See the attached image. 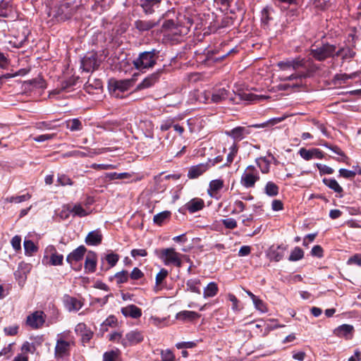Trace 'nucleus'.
I'll list each match as a JSON object with an SVG mask.
<instances>
[{"label":"nucleus","mask_w":361,"mask_h":361,"mask_svg":"<svg viewBox=\"0 0 361 361\" xmlns=\"http://www.w3.org/2000/svg\"><path fill=\"white\" fill-rule=\"evenodd\" d=\"M101 61L98 59L97 53H87L81 60V67L84 71L93 72L100 66Z\"/></svg>","instance_id":"6e6552de"},{"label":"nucleus","mask_w":361,"mask_h":361,"mask_svg":"<svg viewBox=\"0 0 361 361\" xmlns=\"http://www.w3.org/2000/svg\"><path fill=\"white\" fill-rule=\"evenodd\" d=\"M162 0H140L139 5L147 16L160 11Z\"/></svg>","instance_id":"9d476101"},{"label":"nucleus","mask_w":361,"mask_h":361,"mask_svg":"<svg viewBox=\"0 0 361 361\" xmlns=\"http://www.w3.org/2000/svg\"><path fill=\"white\" fill-rule=\"evenodd\" d=\"M222 224L226 228L234 229L237 227V221L233 218H228L221 220Z\"/></svg>","instance_id":"680f3d73"},{"label":"nucleus","mask_w":361,"mask_h":361,"mask_svg":"<svg viewBox=\"0 0 361 361\" xmlns=\"http://www.w3.org/2000/svg\"><path fill=\"white\" fill-rule=\"evenodd\" d=\"M158 255L165 265L173 264L179 268L182 267L180 254L176 252L173 247L160 250Z\"/></svg>","instance_id":"39448f33"},{"label":"nucleus","mask_w":361,"mask_h":361,"mask_svg":"<svg viewBox=\"0 0 361 361\" xmlns=\"http://www.w3.org/2000/svg\"><path fill=\"white\" fill-rule=\"evenodd\" d=\"M309 76L308 71L299 72L291 74L290 75L286 78L285 80L290 81L293 80L306 78Z\"/></svg>","instance_id":"13d9d810"},{"label":"nucleus","mask_w":361,"mask_h":361,"mask_svg":"<svg viewBox=\"0 0 361 361\" xmlns=\"http://www.w3.org/2000/svg\"><path fill=\"white\" fill-rule=\"evenodd\" d=\"M335 44H331L328 42L322 43L319 47L312 45L310 50V55L318 61H324L329 58L335 57Z\"/></svg>","instance_id":"f03ea898"},{"label":"nucleus","mask_w":361,"mask_h":361,"mask_svg":"<svg viewBox=\"0 0 361 361\" xmlns=\"http://www.w3.org/2000/svg\"><path fill=\"white\" fill-rule=\"evenodd\" d=\"M102 234L99 230H95L90 232L85 238V243L87 245H99L102 241Z\"/></svg>","instance_id":"4be33fe9"},{"label":"nucleus","mask_w":361,"mask_h":361,"mask_svg":"<svg viewBox=\"0 0 361 361\" xmlns=\"http://www.w3.org/2000/svg\"><path fill=\"white\" fill-rule=\"evenodd\" d=\"M70 211L73 213L75 216H78L79 217H84L89 214L79 204H75Z\"/></svg>","instance_id":"5fc2aeb1"},{"label":"nucleus","mask_w":361,"mask_h":361,"mask_svg":"<svg viewBox=\"0 0 361 361\" xmlns=\"http://www.w3.org/2000/svg\"><path fill=\"white\" fill-rule=\"evenodd\" d=\"M164 72V69H159L156 72L147 76L140 84L137 85V90L149 88L157 82Z\"/></svg>","instance_id":"4468645a"},{"label":"nucleus","mask_w":361,"mask_h":361,"mask_svg":"<svg viewBox=\"0 0 361 361\" xmlns=\"http://www.w3.org/2000/svg\"><path fill=\"white\" fill-rule=\"evenodd\" d=\"M299 154L306 161L313 159L312 149H307L305 148H301L299 150Z\"/></svg>","instance_id":"e2e57ef3"},{"label":"nucleus","mask_w":361,"mask_h":361,"mask_svg":"<svg viewBox=\"0 0 361 361\" xmlns=\"http://www.w3.org/2000/svg\"><path fill=\"white\" fill-rule=\"evenodd\" d=\"M171 215V212L164 211L154 216L153 221L155 224L161 226Z\"/></svg>","instance_id":"ea45409f"},{"label":"nucleus","mask_w":361,"mask_h":361,"mask_svg":"<svg viewBox=\"0 0 361 361\" xmlns=\"http://www.w3.org/2000/svg\"><path fill=\"white\" fill-rule=\"evenodd\" d=\"M162 29L164 30H170L173 35H180V27L177 23V19H167L162 24Z\"/></svg>","instance_id":"bb28decb"},{"label":"nucleus","mask_w":361,"mask_h":361,"mask_svg":"<svg viewBox=\"0 0 361 361\" xmlns=\"http://www.w3.org/2000/svg\"><path fill=\"white\" fill-rule=\"evenodd\" d=\"M24 84L25 85L32 86L35 88H39V89L46 88L45 80L40 76H38L37 78H33L32 80L25 81Z\"/></svg>","instance_id":"e433bc0d"},{"label":"nucleus","mask_w":361,"mask_h":361,"mask_svg":"<svg viewBox=\"0 0 361 361\" xmlns=\"http://www.w3.org/2000/svg\"><path fill=\"white\" fill-rule=\"evenodd\" d=\"M211 167H212V164L210 163H201L200 164L192 166L188 170V177L190 179L197 178Z\"/></svg>","instance_id":"dca6fc26"},{"label":"nucleus","mask_w":361,"mask_h":361,"mask_svg":"<svg viewBox=\"0 0 361 361\" xmlns=\"http://www.w3.org/2000/svg\"><path fill=\"white\" fill-rule=\"evenodd\" d=\"M339 172V176L343 177L345 178L352 179L353 178L356 174H357V172L356 171H350L345 169H341L338 171Z\"/></svg>","instance_id":"052dcab7"},{"label":"nucleus","mask_w":361,"mask_h":361,"mask_svg":"<svg viewBox=\"0 0 361 361\" xmlns=\"http://www.w3.org/2000/svg\"><path fill=\"white\" fill-rule=\"evenodd\" d=\"M143 336L141 332L138 331H131L126 334L121 343L126 348L141 343L143 341Z\"/></svg>","instance_id":"ddd939ff"},{"label":"nucleus","mask_w":361,"mask_h":361,"mask_svg":"<svg viewBox=\"0 0 361 361\" xmlns=\"http://www.w3.org/2000/svg\"><path fill=\"white\" fill-rule=\"evenodd\" d=\"M70 347L71 343L69 341H66L62 338L57 339L54 349L55 357L59 360L69 355Z\"/></svg>","instance_id":"9b49d317"},{"label":"nucleus","mask_w":361,"mask_h":361,"mask_svg":"<svg viewBox=\"0 0 361 361\" xmlns=\"http://www.w3.org/2000/svg\"><path fill=\"white\" fill-rule=\"evenodd\" d=\"M117 323V319L114 315L108 317L102 324L101 329L103 331H107V326H114Z\"/></svg>","instance_id":"8fccbe9b"},{"label":"nucleus","mask_w":361,"mask_h":361,"mask_svg":"<svg viewBox=\"0 0 361 361\" xmlns=\"http://www.w3.org/2000/svg\"><path fill=\"white\" fill-rule=\"evenodd\" d=\"M354 328L350 324H342L334 329V334L338 337H345L348 338V335L352 334Z\"/></svg>","instance_id":"cd10ccee"},{"label":"nucleus","mask_w":361,"mask_h":361,"mask_svg":"<svg viewBox=\"0 0 361 361\" xmlns=\"http://www.w3.org/2000/svg\"><path fill=\"white\" fill-rule=\"evenodd\" d=\"M57 182L59 184L64 186L67 185H73V182L71 178L65 174H59L57 178Z\"/></svg>","instance_id":"0e129e2a"},{"label":"nucleus","mask_w":361,"mask_h":361,"mask_svg":"<svg viewBox=\"0 0 361 361\" xmlns=\"http://www.w3.org/2000/svg\"><path fill=\"white\" fill-rule=\"evenodd\" d=\"M76 11V6L72 3L63 1L53 11V18L59 22H64L71 19Z\"/></svg>","instance_id":"7ed1b4c3"},{"label":"nucleus","mask_w":361,"mask_h":361,"mask_svg":"<svg viewBox=\"0 0 361 361\" xmlns=\"http://www.w3.org/2000/svg\"><path fill=\"white\" fill-rule=\"evenodd\" d=\"M47 250L51 253L49 263L52 266H61L63 264V255L59 254L54 245H50L47 247Z\"/></svg>","instance_id":"393cba45"},{"label":"nucleus","mask_w":361,"mask_h":361,"mask_svg":"<svg viewBox=\"0 0 361 361\" xmlns=\"http://www.w3.org/2000/svg\"><path fill=\"white\" fill-rule=\"evenodd\" d=\"M238 148H239L238 145L235 142H233V144L231 145V147L229 149L230 152L227 155V158H226L227 164H231L233 161L234 157H235V155L238 153Z\"/></svg>","instance_id":"6e6d98bb"},{"label":"nucleus","mask_w":361,"mask_h":361,"mask_svg":"<svg viewBox=\"0 0 361 361\" xmlns=\"http://www.w3.org/2000/svg\"><path fill=\"white\" fill-rule=\"evenodd\" d=\"M204 94L206 100L210 99L211 102L216 104L222 102L227 99H230L231 97H233L231 96L230 91L225 87L215 88L212 92H205Z\"/></svg>","instance_id":"0eeeda50"},{"label":"nucleus","mask_w":361,"mask_h":361,"mask_svg":"<svg viewBox=\"0 0 361 361\" xmlns=\"http://www.w3.org/2000/svg\"><path fill=\"white\" fill-rule=\"evenodd\" d=\"M121 311L123 315L126 317L138 319L142 316L141 309L135 305H129L126 307H122Z\"/></svg>","instance_id":"412c9836"},{"label":"nucleus","mask_w":361,"mask_h":361,"mask_svg":"<svg viewBox=\"0 0 361 361\" xmlns=\"http://www.w3.org/2000/svg\"><path fill=\"white\" fill-rule=\"evenodd\" d=\"M66 126L71 131H80L82 129L83 125L79 118H72L66 121Z\"/></svg>","instance_id":"f704fd0d"},{"label":"nucleus","mask_w":361,"mask_h":361,"mask_svg":"<svg viewBox=\"0 0 361 361\" xmlns=\"http://www.w3.org/2000/svg\"><path fill=\"white\" fill-rule=\"evenodd\" d=\"M224 187V181L221 179H215L210 181L209 188L207 190L208 195L214 197L215 194L221 190Z\"/></svg>","instance_id":"c85d7f7f"},{"label":"nucleus","mask_w":361,"mask_h":361,"mask_svg":"<svg viewBox=\"0 0 361 361\" xmlns=\"http://www.w3.org/2000/svg\"><path fill=\"white\" fill-rule=\"evenodd\" d=\"M143 276V272L137 267H135L129 275V277L133 280H138L142 279Z\"/></svg>","instance_id":"774afa93"},{"label":"nucleus","mask_w":361,"mask_h":361,"mask_svg":"<svg viewBox=\"0 0 361 361\" xmlns=\"http://www.w3.org/2000/svg\"><path fill=\"white\" fill-rule=\"evenodd\" d=\"M234 23V18L232 16H225L222 18L219 28H224L231 26Z\"/></svg>","instance_id":"bf43d9fd"},{"label":"nucleus","mask_w":361,"mask_h":361,"mask_svg":"<svg viewBox=\"0 0 361 361\" xmlns=\"http://www.w3.org/2000/svg\"><path fill=\"white\" fill-rule=\"evenodd\" d=\"M219 292L218 285L215 282H210L204 288L203 297L204 298H212L217 295Z\"/></svg>","instance_id":"473e14b6"},{"label":"nucleus","mask_w":361,"mask_h":361,"mask_svg":"<svg viewBox=\"0 0 361 361\" xmlns=\"http://www.w3.org/2000/svg\"><path fill=\"white\" fill-rule=\"evenodd\" d=\"M259 180L257 169L252 165L248 166L240 178V183L245 188H253L256 182Z\"/></svg>","instance_id":"423d86ee"},{"label":"nucleus","mask_w":361,"mask_h":361,"mask_svg":"<svg viewBox=\"0 0 361 361\" xmlns=\"http://www.w3.org/2000/svg\"><path fill=\"white\" fill-rule=\"evenodd\" d=\"M324 184L338 194V197H343V189L334 178H324L322 180Z\"/></svg>","instance_id":"b1692460"},{"label":"nucleus","mask_w":361,"mask_h":361,"mask_svg":"<svg viewBox=\"0 0 361 361\" xmlns=\"http://www.w3.org/2000/svg\"><path fill=\"white\" fill-rule=\"evenodd\" d=\"M257 165L260 168L262 173H267L269 171L270 163L266 157H259L255 160Z\"/></svg>","instance_id":"79ce46f5"},{"label":"nucleus","mask_w":361,"mask_h":361,"mask_svg":"<svg viewBox=\"0 0 361 361\" xmlns=\"http://www.w3.org/2000/svg\"><path fill=\"white\" fill-rule=\"evenodd\" d=\"M204 207V202L200 198H193L185 204L186 209L191 214L202 209Z\"/></svg>","instance_id":"a878e982"},{"label":"nucleus","mask_w":361,"mask_h":361,"mask_svg":"<svg viewBox=\"0 0 361 361\" xmlns=\"http://www.w3.org/2000/svg\"><path fill=\"white\" fill-rule=\"evenodd\" d=\"M11 7L9 1L2 0L0 1V18H7Z\"/></svg>","instance_id":"de8ad7c7"},{"label":"nucleus","mask_w":361,"mask_h":361,"mask_svg":"<svg viewBox=\"0 0 361 361\" xmlns=\"http://www.w3.org/2000/svg\"><path fill=\"white\" fill-rule=\"evenodd\" d=\"M129 177V174L128 173H116V172H109L106 173L104 174V178L106 180L110 181L116 179H123Z\"/></svg>","instance_id":"c03bdc74"},{"label":"nucleus","mask_w":361,"mask_h":361,"mask_svg":"<svg viewBox=\"0 0 361 361\" xmlns=\"http://www.w3.org/2000/svg\"><path fill=\"white\" fill-rule=\"evenodd\" d=\"M279 188L272 181H268L264 187V193L269 197H275L279 195Z\"/></svg>","instance_id":"72a5a7b5"},{"label":"nucleus","mask_w":361,"mask_h":361,"mask_svg":"<svg viewBox=\"0 0 361 361\" xmlns=\"http://www.w3.org/2000/svg\"><path fill=\"white\" fill-rule=\"evenodd\" d=\"M30 198L31 195L27 192L22 195L12 196L11 197H8L7 201H8L9 202L20 203L22 202L27 201Z\"/></svg>","instance_id":"864d4df0"},{"label":"nucleus","mask_w":361,"mask_h":361,"mask_svg":"<svg viewBox=\"0 0 361 361\" xmlns=\"http://www.w3.org/2000/svg\"><path fill=\"white\" fill-rule=\"evenodd\" d=\"M161 361H174L175 356L170 350H162L161 353Z\"/></svg>","instance_id":"69168bd1"},{"label":"nucleus","mask_w":361,"mask_h":361,"mask_svg":"<svg viewBox=\"0 0 361 361\" xmlns=\"http://www.w3.org/2000/svg\"><path fill=\"white\" fill-rule=\"evenodd\" d=\"M97 263V254L93 251H89L84 264L85 273H94L96 271Z\"/></svg>","instance_id":"a211bd4d"},{"label":"nucleus","mask_w":361,"mask_h":361,"mask_svg":"<svg viewBox=\"0 0 361 361\" xmlns=\"http://www.w3.org/2000/svg\"><path fill=\"white\" fill-rule=\"evenodd\" d=\"M105 260L109 265V267L105 269V270H108L111 267H114L119 260V255L116 253L111 252L106 255L104 257Z\"/></svg>","instance_id":"a18cd8bd"},{"label":"nucleus","mask_w":361,"mask_h":361,"mask_svg":"<svg viewBox=\"0 0 361 361\" xmlns=\"http://www.w3.org/2000/svg\"><path fill=\"white\" fill-rule=\"evenodd\" d=\"M304 257V252L300 247H295L290 252L288 260L291 262L298 261Z\"/></svg>","instance_id":"37998d69"},{"label":"nucleus","mask_w":361,"mask_h":361,"mask_svg":"<svg viewBox=\"0 0 361 361\" xmlns=\"http://www.w3.org/2000/svg\"><path fill=\"white\" fill-rule=\"evenodd\" d=\"M24 249L25 254L30 255L37 251V247L31 240H25L24 241Z\"/></svg>","instance_id":"603ef678"},{"label":"nucleus","mask_w":361,"mask_h":361,"mask_svg":"<svg viewBox=\"0 0 361 361\" xmlns=\"http://www.w3.org/2000/svg\"><path fill=\"white\" fill-rule=\"evenodd\" d=\"M285 118H286L285 116L273 118L269 119L267 122H264L262 123H259V124L252 125V127L255 128H265L268 126H274V125L283 121L285 119Z\"/></svg>","instance_id":"a19ab883"},{"label":"nucleus","mask_w":361,"mask_h":361,"mask_svg":"<svg viewBox=\"0 0 361 361\" xmlns=\"http://www.w3.org/2000/svg\"><path fill=\"white\" fill-rule=\"evenodd\" d=\"M132 85L131 80H116L114 82L113 85L114 92L116 94V92H125L128 90Z\"/></svg>","instance_id":"2f4dec72"},{"label":"nucleus","mask_w":361,"mask_h":361,"mask_svg":"<svg viewBox=\"0 0 361 361\" xmlns=\"http://www.w3.org/2000/svg\"><path fill=\"white\" fill-rule=\"evenodd\" d=\"M121 353L118 350H109L103 355V361H121Z\"/></svg>","instance_id":"58836bf2"},{"label":"nucleus","mask_w":361,"mask_h":361,"mask_svg":"<svg viewBox=\"0 0 361 361\" xmlns=\"http://www.w3.org/2000/svg\"><path fill=\"white\" fill-rule=\"evenodd\" d=\"M249 127L237 126L231 130H226L225 134L231 137L235 142H239L243 140L247 135L250 134L251 131Z\"/></svg>","instance_id":"f8f14e48"},{"label":"nucleus","mask_w":361,"mask_h":361,"mask_svg":"<svg viewBox=\"0 0 361 361\" xmlns=\"http://www.w3.org/2000/svg\"><path fill=\"white\" fill-rule=\"evenodd\" d=\"M169 275V271L164 269L162 268L159 271V272L157 274L155 278V283L157 286H160L163 281L165 280V279Z\"/></svg>","instance_id":"4d7b16f0"},{"label":"nucleus","mask_w":361,"mask_h":361,"mask_svg":"<svg viewBox=\"0 0 361 361\" xmlns=\"http://www.w3.org/2000/svg\"><path fill=\"white\" fill-rule=\"evenodd\" d=\"M195 18L196 15L195 13H192L185 9L183 12H179L177 14V23L180 27V35L188 34L190 27L193 25Z\"/></svg>","instance_id":"20e7f679"},{"label":"nucleus","mask_w":361,"mask_h":361,"mask_svg":"<svg viewBox=\"0 0 361 361\" xmlns=\"http://www.w3.org/2000/svg\"><path fill=\"white\" fill-rule=\"evenodd\" d=\"M45 322V315L42 311H35L26 319V324L32 329H38L43 326Z\"/></svg>","instance_id":"1a4fd4ad"},{"label":"nucleus","mask_w":361,"mask_h":361,"mask_svg":"<svg viewBox=\"0 0 361 361\" xmlns=\"http://www.w3.org/2000/svg\"><path fill=\"white\" fill-rule=\"evenodd\" d=\"M159 23V20L154 21V20H137L134 23L135 27L139 32H143L149 31L154 27H157Z\"/></svg>","instance_id":"f3484780"},{"label":"nucleus","mask_w":361,"mask_h":361,"mask_svg":"<svg viewBox=\"0 0 361 361\" xmlns=\"http://www.w3.org/2000/svg\"><path fill=\"white\" fill-rule=\"evenodd\" d=\"M82 148L84 149H85L87 152L75 150V151L67 153V156H75V157H92L95 154H99L102 153V152L97 151V149H90L88 147H82Z\"/></svg>","instance_id":"c756f323"},{"label":"nucleus","mask_w":361,"mask_h":361,"mask_svg":"<svg viewBox=\"0 0 361 361\" xmlns=\"http://www.w3.org/2000/svg\"><path fill=\"white\" fill-rule=\"evenodd\" d=\"M115 279L118 284L126 283L129 279V274L128 271L122 270L121 271L117 272L114 275Z\"/></svg>","instance_id":"3c124183"},{"label":"nucleus","mask_w":361,"mask_h":361,"mask_svg":"<svg viewBox=\"0 0 361 361\" xmlns=\"http://www.w3.org/2000/svg\"><path fill=\"white\" fill-rule=\"evenodd\" d=\"M235 97H231L230 101L233 104H238L241 101H248V102H254L256 100H259L260 97L255 94L253 93H238L235 94L234 92H233Z\"/></svg>","instance_id":"aec40b11"},{"label":"nucleus","mask_w":361,"mask_h":361,"mask_svg":"<svg viewBox=\"0 0 361 361\" xmlns=\"http://www.w3.org/2000/svg\"><path fill=\"white\" fill-rule=\"evenodd\" d=\"M330 150L341 157V159L338 158H336L335 159L336 161L347 163V161L349 159V158L345 155L344 152H343L338 146L332 145L330 148Z\"/></svg>","instance_id":"49530a36"},{"label":"nucleus","mask_w":361,"mask_h":361,"mask_svg":"<svg viewBox=\"0 0 361 361\" xmlns=\"http://www.w3.org/2000/svg\"><path fill=\"white\" fill-rule=\"evenodd\" d=\"M286 250V247L282 245H279L276 250H271L270 251V258L271 260L275 262H279L283 257V251Z\"/></svg>","instance_id":"4c0bfd02"},{"label":"nucleus","mask_w":361,"mask_h":361,"mask_svg":"<svg viewBox=\"0 0 361 361\" xmlns=\"http://www.w3.org/2000/svg\"><path fill=\"white\" fill-rule=\"evenodd\" d=\"M274 10L271 6L264 7L261 11V23L263 28H268L270 22L273 20L272 14Z\"/></svg>","instance_id":"5701e85b"},{"label":"nucleus","mask_w":361,"mask_h":361,"mask_svg":"<svg viewBox=\"0 0 361 361\" xmlns=\"http://www.w3.org/2000/svg\"><path fill=\"white\" fill-rule=\"evenodd\" d=\"M159 57V51L152 49L149 51L140 52L135 59L133 60L134 67L140 71L152 68L157 63Z\"/></svg>","instance_id":"f257e3e1"},{"label":"nucleus","mask_w":361,"mask_h":361,"mask_svg":"<svg viewBox=\"0 0 361 361\" xmlns=\"http://www.w3.org/2000/svg\"><path fill=\"white\" fill-rule=\"evenodd\" d=\"M63 303L66 308L69 311H78L82 307V302L76 298L68 295L63 296Z\"/></svg>","instance_id":"6ab92c4d"},{"label":"nucleus","mask_w":361,"mask_h":361,"mask_svg":"<svg viewBox=\"0 0 361 361\" xmlns=\"http://www.w3.org/2000/svg\"><path fill=\"white\" fill-rule=\"evenodd\" d=\"M252 302L255 305V308L260 311L261 312H266L267 311L265 303L261 299L257 298Z\"/></svg>","instance_id":"338daca9"},{"label":"nucleus","mask_w":361,"mask_h":361,"mask_svg":"<svg viewBox=\"0 0 361 361\" xmlns=\"http://www.w3.org/2000/svg\"><path fill=\"white\" fill-rule=\"evenodd\" d=\"M292 69L297 71L302 68H306V60L300 57L291 59Z\"/></svg>","instance_id":"09e8293b"},{"label":"nucleus","mask_w":361,"mask_h":361,"mask_svg":"<svg viewBox=\"0 0 361 361\" xmlns=\"http://www.w3.org/2000/svg\"><path fill=\"white\" fill-rule=\"evenodd\" d=\"M86 252L87 248L84 245H80L67 255L66 262L71 267H73V263H78L82 260Z\"/></svg>","instance_id":"2eb2a0df"},{"label":"nucleus","mask_w":361,"mask_h":361,"mask_svg":"<svg viewBox=\"0 0 361 361\" xmlns=\"http://www.w3.org/2000/svg\"><path fill=\"white\" fill-rule=\"evenodd\" d=\"M200 317V315L193 311H180L176 314V319L181 321H192L196 319H198Z\"/></svg>","instance_id":"7c9ffc66"},{"label":"nucleus","mask_w":361,"mask_h":361,"mask_svg":"<svg viewBox=\"0 0 361 361\" xmlns=\"http://www.w3.org/2000/svg\"><path fill=\"white\" fill-rule=\"evenodd\" d=\"M201 281L198 279H191L188 280L186 282L187 290H190L192 293L200 294V286Z\"/></svg>","instance_id":"c9c22d12"}]
</instances>
